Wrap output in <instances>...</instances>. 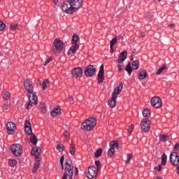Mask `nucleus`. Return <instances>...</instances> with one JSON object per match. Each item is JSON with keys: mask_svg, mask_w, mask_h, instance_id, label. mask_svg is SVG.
<instances>
[{"mask_svg": "<svg viewBox=\"0 0 179 179\" xmlns=\"http://www.w3.org/2000/svg\"><path fill=\"white\" fill-rule=\"evenodd\" d=\"M117 96L115 95L112 96L111 100L109 101L108 104L110 108H115L117 103Z\"/></svg>", "mask_w": 179, "mask_h": 179, "instance_id": "20", "label": "nucleus"}, {"mask_svg": "<svg viewBox=\"0 0 179 179\" xmlns=\"http://www.w3.org/2000/svg\"><path fill=\"white\" fill-rule=\"evenodd\" d=\"M151 106L154 108H160L162 106V99L159 96H154L150 100Z\"/></svg>", "mask_w": 179, "mask_h": 179, "instance_id": "9", "label": "nucleus"}, {"mask_svg": "<svg viewBox=\"0 0 179 179\" xmlns=\"http://www.w3.org/2000/svg\"><path fill=\"white\" fill-rule=\"evenodd\" d=\"M114 149L110 148V149L108 151V156H109V157H113V156H114Z\"/></svg>", "mask_w": 179, "mask_h": 179, "instance_id": "43", "label": "nucleus"}, {"mask_svg": "<svg viewBox=\"0 0 179 179\" xmlns=\"http://www.w3.org/2000/svg\"><path fill=\"white\" fill-rule=\"evenodd\" d=\"M162 165L159 164L158 166H155V167L154 168V169H155V170H157V171H160L162 170Z\"/></svg>", "mask_w": 179, "mask_h": 179, "instance_id": "50", "label": "nucleus"}, {"mask_svg": "<svg viewBox=\"0 0 179 179\" xmlns=\"http://www.w3.org/2000/svg\"><path fill=\"white\" fill-rule=\"evenodd\" d=\"M39 83L41 85L43 90H45V89L48 88V86H50V83L48 82V80H45L43 81V83L39 80Z\"/></svg>", "mask_w": 179, "mask_h": 179, "instance_id": "22", "label": "nucleus"}, {"mask_svg": "<svg viewBox=\"0 0 179 179\" xmlns=\"http://www.w3.org/2000/svg\"><path fill=\"white\" fill-rule=\"evenodd\" d=\"M117 69L119 72H122V69H124V63L123 62H120L118 63L117 64Z\"/></svg>", "mask_w": 179, "mask_h": 179, "instance_id": "40", "label": "nucleus"}, {"mask_svg": "<svg viewBox=\"0 0 179 179\" xmlns=\"http://www.w3.org/2000/svg\"><path fill=\"white\" fill-rule=\"evenodd\" d=\"M134 124H131L130 126H128L127 127V132L128 134H129V135H131V134H132L133 131H134Z\"/></svg>", "mask_w": 179, "mask_h": 179, "instance_id": "41", "label": "nucleus"}, {"mask_svg": "<svg viewBox=\"0 0 179 179\" xmlns=\"http://www.w3.org/2000/svg\"><path fill=\"white\" fill-rule=\"evenodd\" d=\"M128 55V53L127 52V51H122L118 57L117 59V62L118 64H121V62H122L124 59H127V55Z\"/></svg>", "mask_w": 179, "mask_h": 179, "instance_id": "17", "label": "nucleus"}, {"mask_svg": "<svg viewBox=\"0 0 179 179\" xmlns=\"http://www.w3.org/2000/svg\"><path fill=\"white\" fill-rule=\"evenodd\" d=\"M97 173H99V170L96 166H90L86 176L88 178L92 179L97 176Z\"/></svg>", "mask_w": 179, "mask_h": 179, "instance_id": "8", "label": "nucleus"}, {"mask_svg": "<svg viewBox=\"0 0 179 179\" xmlns=\"http://www.w3.org/2000/svg\"><path fill=\"white\" fill-rule=\"evenodd\" d=\"M10 149L14 156H16L17 157H19L23 152V149L20 144H13L10 147Z\"/></svg>", "mask_w": 179, "mask_h": 179, "instance_id": "6", "label": "nucleus"}, {"mask_svg": "<svg viewBox=\"0 0 179 179\" xmlns=\"http://www.w3.org/2000/svg\"><path fill=\"white\" fill-rule=\"evenodd\" d=\"M169 139H170V136H169V135H166V134L159 135L160 142H166V141H169Z\"/></svg>", "mask_w": 179, "mask_h": 179, "instance_id": "24", "label": "nucleus"}, {"mask_svg": "<svg viewBox=\"0 0 179 179\" xmlns=\"http://www.w3.org/2000/svg\"><path fill=\"white\" fill-rule=\"evenodd\" d=\"M2 97L4 100H8L10 97V94L8 91H3L2 93Z\"/></svg>", "mask_w": 179, "mask_h": 179, "instance_id": "30", "label": "nucleus"}, {"mask_svg": "<svg viewBox=\"0 0 179 179\" xmlns=\"http://www.w3.org/2000/svg\"><path fill=\"white\" fill-rule=\"evenodd\" d=\"M64 170L65 172L63 175L62 179H67V176L69 177V179H72V177H73V164L68 159L65 162Z\"/></svg>", "mask_w": 179, "mask_h": 179, "instance_id": "3", "label": "nucleus"}, {"mask_svg": "<svg viewBox=\"0 0 179 179\" xmlns=\"http://www.w3.org/2000/svg\"><path fill=\"white\" fill-rule=\"evenodd\" d=\"M24 87L28 93L27 96L29 101L27 103L26 108L29 110V108H31L33 104L37 106V95L36 92H33V83L30 80H25L24 81Z\"/></svg>", "mask_w": 179, "mask_h": 179, "instance_id": "1", "label": "nucleus"}, {"mask_svg": "<svg viewBox=\"0 0 179 179\" xmlns=\"http://www.w3.org/2000/svg\"><path fill=\"white\" fill-rule=\"evenodd\" d=\"M125 71L129 73V76H131V74L132 73V67L131 66V63H128L127 66L125 67Z\"/></svg>", "mask_w": 179, "mask_h": 179, "instance_id": "29", "label": "nucleus"}, {"mask_svg": "<svg viewBox=\"0 0 179 179\" xmlns=\"http://www.w3.org/2000/svg\"><path fill=\"white\" fill-rule=\"evenodd\" d=\"M39 166H40V161H36L34 168L32 169V172L36 173V171H37V169H38Z\"/></svg>", "mask_w": 179, "mask_h": 179, "instance_id": "37", "label": "nucleus"}, {"mask_svg": "<svg viewBox=\"0 0 179 179\" xmlns=\"http://www.w3.org/2000/svg\"><path fill=\"white\" fill-rule=\"evenodd\" d=\"M79 50V45L78 44H73V45L71 46L69 51L67 52L68 55H71V54H75L76 51Z\"/></svg>", "mask_w": 179, "mask_h": 179, "instance_id": "18", "label": "nucleus"}, {"mask_svg": "<svg viewBox=\"0 0 179 179\" xmlns=\"http://www.w3.org/2000/svg\"><path fill=\"white\" fill-rule=\"evenodd\" d=\"M166 69H167V67L166 66V65L163 64V66L161 68H159L158 70H157L156 75H160V73H162V72H163V71H166Z\"/></svg>", "mask_w": 179, "mask_h": 179, "instance_id": "34", "label": "nucleus"}, {"mask_svg": "<svg viewBox=\"0 0 179 179\" xmlns=\"http://www.w3.org/2000/svg\"><path fill=\"white\" fill-rule=\"evenodd\" d=\"M83 5L82 0H67L62 5V9L65 13H73Z\"/></svg>", "mask_w": 179, "mask_h": 179, "instance_id": "2", "label": "nucleus"}, {"mask_svg": "<svg viewBox=\"0 0 179 179\" xmlns=\"http://www.w3.org/2000/svg\"><path fill=\"white\" fill-rule=\"evenodd\" d=\"M39 108H40V110L41 111V113H43V114H45V113H47V109L45 108V103H40Z\"/></svg>", "mask_w": 179, "mask_h": 179, "instance_id": "32", "label": "nucleus"}, {"mask_svg": "<svg viewBox=\"0 0 179 179\" xmlns=\"http://www.w3.org/2000/svg\"><path fill=\"white\" fill-rule=\"evenodd\" d=\"M120 38H124V36H120Z\"/></svg>", "mask_w": 179, "mask_h": 179, "instance_id": "60", "label": "nucleus"}, {"mask_svg": "<svg viewBox=\"0 0 179 179\" xmlns=\"http://www.w3.org/2000/svg\"><path fill=\"white\" fill-rule=\"evenodd\" d=\"M8 164L9 166H10V167H15L16 164H17V162L16 161V159H10L8 162Z\"/></svg>", "mask_w": 179, "mask_h": 179, "instance_id": "38", "label": "nucleus"}, {"mask_svg": "<svg viewBox=\"0 0 179 179\" xmlns=\"http://www.w3.org/2000/svg\"><path fill=\"white\" fill-rule=\"evenodd\" d=\"M178 174H179V166H178Z\"/></svg>", "mask_w": 179, "mask_h": 179, "instance_id": "59", "label": "nucleus"}, {"mask_svg": "<svg viewBox=\"0 0 179 179\" xmlns=\"http://www.w3.org/2000/svg\"><path fill=\"white\" fill-rule=\"evenodd\" d=\"M96 124L97 120L94 117H89L86 121L83 122L81 128L85 131H91V129H93L96 127Z\"/></svg>", "mask_w": 179, "mask_h": 179, "instance_id": "4", "label": "nucleus"}, {"mask_svg": "<svg viewBox=\"0 0 179 179\" xmlns=\"http://www.w3.org/2000/svg\"><path fill=\"white\" fill-rule=\"evenodd\" d=\"M29 140H30V142L33 143V145H37V137H36L34 134H31Z\"/></svg>", "mask_w": 179, "mask_h": 179, "instance_id": "26", "label": "nucleus"}, {"mask_svg": "<svg viewBox=\"0 0 179 179\" xmlns=\"http://www.w3.org/2000/svg\"><path fill=\"white\" fill-rule=\"evenodd\" d=\"M122 83H120L117 87L115 88L114 92L112 94V96H115L116 97H117L118 94L121 93V90H122Z\"/></svg>", "mask_w": 179, "mask_h": 179, "instance_id": "19", "label": "nucleus"}, {"mask_svg": "<svg viewBox=\"0 0 179 179\" xmlns=\"http://www.w3.org/2000/svg\"><path fill=\"white\" fill-rule=\"evenodd\" d=\"M143 115L145 118H149V117H150V110L148 108L144 109V110L143 111Z\"/></svg>", "mask_w": 179, "mask_h": 179, "instance_id": "31", "label": "nucleus"}, {"mask_svg": "<svg viewBox=\"0 0 179 179\" xmlns=\"http://www.w3.org/2000/svg\"><path fill=\"white\" fill-rule=\"evenodd\" d=\"M141 128L143 132H149L150 130V120L149 118H144L141 122Z\"/></svg>", "mask_w": 179, "mask_h": 179, "instance_id": "7", "label": "nucleus"}, {"mask_svg": "<svg viewBox=\"0 0 179 179\" xmlns=\"http://www.w3.org/2000/svg\"><path fill=\"white\" fill-rule=\"evenodd\" d=\"M69 101H73V97L71 95H69Z\"/></svg>", "mask_w": 179, "mask_h": 179, "instance_id": "54", "label": "nucleus"}, {"mask_svg": "<svg viewBox=\"0 0 179 179\" xmlns=\"http://www.w3.org/2000/svg\"><path fill=\"white\" fill-rule=\"evenodd\" d=\"M117 41H118V38L117 37L113 38L110 42V48H113L115 44H117Z\"/></svg>", "mask_w": 179, "mask_h": 179, "instance_id": "35", "label": "nucleus"}, {"mask_svg": "<svg viewBox=\"0 0 179 179\" xmlns=\"http://www.w3.org/2000/svg\"><path fill=\"white\" fill-rule=\"evenodd\" d=\"M19 25L17 23H11L10 25V30H16Z\"/></svg>", "mask_w": 179, "mask_h": 179, "instance_id": "42", "label": "nucleus"}, {"mask_svg": "<svg viewBox=\"0 0 179 179\" xmlns=\"http://www.w3.org/2000/svg\"><path fill=\"white\" fill-rule=\"evenodd\" d=\"M103 80H104V66L101 64L98 73V83L99 84L103 83Z\"/></svg>", "mask_w": 179, "mask_h": 179, "instance_id": "15", "label": "nucleus"}, {"mask_svg": "<svg viewBox=\"0 0 179 179\" xmlns=\"http://www.w3.org/2000/svg\"><path fill=\"white\" fill-rule=\"evenodd\" d=\"M52 117H57V115H61V109L58 107L55 108L50 113Z\"/></svg>", "mask_w": 179, "mask_h": 179, "instance_id": "21", "label": "nucleus"}, {"mask_svg": "<svg viewBox=\"0 0 179 179\" xmlns=\"http://www.w3.org/2000/svg\"><path fill=\"white\" fill-rule=\"evenodd\" d=\"M159 1V2H160L162 0H158Z\"/></svg>", "mask_w": 179, "mask_h": 179, "instance_id": "62", "label": "nucleus"}, {"mask_svg": "<svg viewBox=\"0 0 179 179\" xmlns=\"http://www.w3.org/2000/svg\"><path fill=\"white\" fill-rule=\"evenodd\" d=\"M64 139L66 141H69V133H68V131H65L64 133Z\"/></svg>", "mask_w": 179, "mask_h": 179, "instance_id": "47", "label": "nucleus"}, {"mask_svg": "<svg viewBox=\"0 0 179 179\" xmlns=\"http://www.w3.org/2000/svg\"><path fill=\"white\" fill-rule=\"evenodd\" d=\"M64 160H65V158L64 156L61 157L60 158V164L62 166V169H64Z\"/></svg>", "mask_w": 179, "mask_h": 179, "instance_id": "48", "label": "nucleus"}, {"mask_svg": "<svg viewBox=\"0 0 179 179\" xmlns=\"http://www.w3.org/2000/svg\"><path fill=\"white\" fill-rule=\"evenodd\" d=\"M110 149H113V150L115 149H119L120 145H118V142H117V141H111L110 143Z\"/></svg>", "mask_w": 179, "mask_h": 179, "instance_id": "23", "label": "nucleus"}, {"mask_svg": "<svg viewBox=\"0 0 179 179\" xmlns=\"http://www.w3.org/2000/svg\"><path fill=\"white\" fill-rule=\"evenodd\" d=\"M64 48V42L59 38H56L53 43L52 51L54 54H60Z\"/></svg>", "mask_w": 179, "mask_h": 179, "instance_id": "5", "label": "nucleus"}, {"mask_svg": "<svg viewBox=\"0 0 179 179\" xmlns=\"http://www.w3.org/2000/svg\"><path fill=\"white\" fill-rule=\"evenodd\" d=\"M179 149V144L176 143L173 147V150H178Z\"/></svg>", "mask_w": 179, "mask_h": 179, "instance_id": "52", "label": "nucleus"}, {"mask_svg": "<svg viewBox=\"0 0 179 179\" xmlns=\"http://www.w3.org/2000/svg\"><path fill=\"white\" fill-rule=\"evenodd\" d=\"M131 61H132V60L134 59V57H131Z\"/></svg>", "mask_w": 179, "mask_h": 179, "instance_id": "61", "label": "nucleus"}, {"mask_svg": "<svg viewBox=\"0 0 179 179\" xmlns=\"http://www.w3.org/2000/svg\"><path fill=\"white\" fill-rule=\"evenodd\" d=\"M78 41H79V36L74 34L72 37L71 44H78Z\"/></svg>", "mask_w": 179, "mask_h": 179, "instance_id": "27", "label": "nucleus"}, {"mask_svg": "<svg viewBox=\"0 0 179 179\" xmlns=\"http://www.w3.org/2000/svg\"><path fill=\"white\" fill-rule=\"evenodd\" d=\"M57 149L59 150V152H62V150L65 149V146H64V145L59 144V145H57Z\"/></svg>", "mask_w": 179, "mask_h": 179, "instance_id": "45", "label": "nucleus"}, {"mask_svg": "<svg viewBox=\"0 0 179 179\" xmlns=\"http://www.w3.org/2000/svg\"><path fill=\"white\" fill-rule=\"evenodd\" d=\"M167 163V156L165 154H163L162 156V166H166Z\"/></svg>", "mask_w": 179, "mask_h": 179, "instance_id": "36", "label": "nucleus"}, {"mask_svg": "<svg viewBox=\"0 0 179 179\" xmlns=\"http://www.w3.org/2000/svg\"><path fill=\"white\" fill-rule=\"evenodd\" d=\"M71 75L74 79L81 78L82 75H83V70L80 67H77L71 71Z\"/></svg>", "mask_w": 179, "mask_h": 179, "instance_id": "12", "label": "nucleus"}, {"mask_svg": "<svg viewBox=\"0 0 179 179\" xmlns=\"http://www.w3.org/2000/svg\"><path fill=\"white\" fill-rule=\"evenodd\" d=\"M69 152H70V155H71L72 156L75 155L76 150H75V144H73V143H72L70 145Z\"/></svg>", "mask_w": 179, "mask_h": 179, "instance_id": "33", "label": "nucleus"}, {"mask_svg": "<svg viewBox=\"0 0 179 179\" xmlns=\"http://www.w3.org/2000/svg\"><path fill=\"white\" fill-rule=\"evenodd\" d=\"M147 76H148V74H147L146 71L145 70H142L139 73L138 79H140V80H141L142 79L146 78Z\"/></svg>", "mask_w": 179, "mask_h": 179, "instance_id": "25", "label": "nucleus"}, {"mask_svg": "<svg viewBox=\"0 0 179 179\" xmlns=\"http://www.w3.org/2000/svg\"><path fill=\"white\" fill-rule=\"evenodd\" d=\"M31 156H34L36 162H40V155H41V149L40 148L34 147L31 151Z\"/></svg>", "mask_w": 179, "mask_h": 179, "instance_id": "10", "label": "nucleus"}, {"mask_svg": "<svg viewBox=\"0 0 179 179\" xmlns=\"http://www.w3.org/2000/svg\"><path fill=\"white\" fill-rule=\"evenodd\" d=\"M174 24H169V27H171V29H172V27H174Z\"/></svg>", "mask_w": 179, "mask_h": 179, "instance_id": "56", "label": "nucleus"}, {"mask_svg": "<svg viewBox=\"0 0 179 179\" xmlns=\"http://www.w3.org/2000/svg\"><path fill=\"white\" fill-rule=\"evenodd\" d=\"M5 27H6V24L3 22L0 21V31L5 30Z\"/></svg>", "mask_w": 179, "mask_h": 179, "instance_id": "44", "label": "nucleus"}, {"mask_svg": "<svg viewBox=\"0 0 179 179\" xmlns=\"http://www.w3.org/2000/svg\"><path fill=\"white\" fill-rule=\"evenodd\" d=\"M53 3L57 4L58 3V0H52Z\"/></svg>", "mask_w": 179, "mask_h": 179, "instance_id": "55", "label": "nucleus"}, {"mask_svg": "<svg viewBox=\"0 0 179 179\" xmlns=\"http://www.w3.org/2000/svg\"><path fill=\"white\" fill-rule=\"evenodd\" d=\"M132 157H134V155L132 154H127V160L126 161V163L128 164L131 160H132Z\"/></svg>", "mask_w": 179, "mask_h": 179, "instance_id": "46", "label": "nucleus"}, {"mask_svg": "<svg viewBox=\"0 0 179 179\" xmlns=\"http://www.w3.org/2000/svg\"><path fill=\"white\" fill-rule=\"evenodd\" d=\"M110 52H111V54H113V52H114V50L113 49V47H112V48H110Z\"/></svg>", "mask_w": 179, "mask_h": 179, "instance_id": "57", "label": "nucleus"}, {"mask_svg": "<svg viewBox=\"0 0 179 179\" xmlns=\"http://www.w3.org/2000/svg\"><path fill=\"white\" fill-rule=\"evenodd\" d=\"M75 169H76V174H78V171H79L78 170V168L75 167Z\"/></svg>", "mask_w": 179, "mask_h": 179, "instance_id": "58", "label": "nucleus"}, {"mask_svg": "<svg viewBox=\"0 0 179 179\" xmlns=\"http://www.w3.org/2000/svg\"><path fill=\"white\" fill-rule=\"evenodd\" d=\"M8 108H9V104H6L3 106L4 110H8Z\"/></svg>", "mask_w": 179, "mask_h": 179, "instance_id": "53", "label": "nucleus"}, {"mask_svg": "<svg viewBox=\"0 0 179 179\" xmlns=\"http://www.w3.org/2000/svg\"><path fill=\"white\" fill-rule=\"evenodd\" d=\"M24 131L27 135H31L33 131L31 130V124H30V121L26 120L24 124Z\"/></svg>", "mask_w": 179, "mask_h": 179, "instance_id": "16", "label": "nucleus"}, {"mask_svg": "<svg viewBox=\"0 0 179 179\" xmlns=\"http://www.w3.org/2000/svg\"><path fill=\"white\" fill-rule=\"evenodd\" d=\"M102 152L103 150L101 148L98 149L96 152L94 153L95 157H100L101 156Z\"/></svg>", "mask_w": 179, "mask_h": 179, "instance_id": "39", "label": "nucleus"}, {"mask_svg": "<svg viewBox=\"0 0 179 179\" xmlns=\"http://www.w3.org/2000/svg\"><path fill=\"white\" fill-rule=\"evenodd\" d=\"M85 73L87 77L93 76L96 73V68L93 65H90L85 67Z\"/></svg>", "mask_w": 179, "mask_h": 179, "instance_id": "13", "label": "nucleus"}, {"mask_svg": "<svg viewBox=\"0 0 179 179\" xmlns=\"http://www.w3.org/2000/svg\"><path fill=\"white\" fill-rule=\"evenodd\" d=\"M170 162L173 166H178L179 164V155L176 152H173L170 155Z\"/></svg>", "mask_w": 179, "mask_h": 179, "instance_id": "11", "label": "nucleus"}, {"mask_svg": "<svg viewBox=\"0 0 179 179\" xmlns=\"http://www.w3.org/2000/svg\"><path fill=\"white\" fill-rule=\"evenodd\" d=\"M95 166H96V169L99 171L100 170V161L95 162Z\"/></svg>", "mask_w": 179, "mask_h": 179, "instance_id": "49", "label": "nucleus"}, {"mask_svg": "<svg viewBox=\"0 0 179 179\" xmlns=\"http://www.w3.org/2000/svg\"><path fill=\"white\" fill-rule=\"evenodd\" d=\"M52 60V59L51 58H48L45 60L44 66H45L48 64H50V62H51Z\"/></svg>", "mask_w": 179, "mask_h": 179, "instance_id": "51", "label": "nucleus"}, {"mask_svg": "<svg viewBox=\"0 0 179 179\" xmlns=\"http://www.w3.org/2000/svg\"><path fill=\"white\" fill-rule=\"evenodd\" d=\"M15 129H16V124H15L13 122H8L6 124V130L9 135L15 134Z\"/></svg>", "mask_w": 179, "mask_h": 179, "instance_id": "14", "label": "nucleus"}, {"mask_svg": "<svg viewBox=\"0 0 179 179\" xmlns=\"http://www.w3.org/2000/svg\"><path fill=\"white\" fill-rule=\"evenodd\" d=\"M131 66L133 69H135V70L139 69V61L136 60L132 62Z\"/></svg>", "mask_w": 179, "mask_h": 179, "instance_id": "28", "label": "nucleus"}]
</instances>
